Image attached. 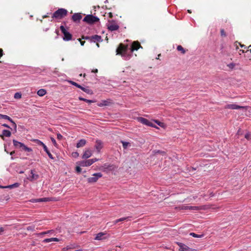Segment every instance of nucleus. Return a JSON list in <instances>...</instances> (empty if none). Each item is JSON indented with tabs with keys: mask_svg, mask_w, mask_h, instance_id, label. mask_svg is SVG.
<instances>
[{
	"mask_svg": "<svg viewBox=\"0 0 251 251\" xmlns=\"http://www.w3.org/2000/svg\"><path fill=\"white\" fill-rule=\"evenodd\" d=\"M109 17L110 18H112L113 15H112V13L110 12V13H109Z\"/></svg>",
	"mask_w": 251,
	"mask_h": 251,
	"instance_id": "obj_62",
	"label": "nucleus"
},
{
	"mask_svg": "<svg viewBox=\"0 0 251 251\" xmlns=\"http://www.w3.org/2000/svg\"><path fill=\"white\" fill-rule=\"evenodd\" d=\"M22 97V94L20 92H17L14 94V98L16 99H20Z\"/></svg>",
	"mask_w": 251,
	"mask_h": 251,
	"instance_id": "obj_34",
	"label": "nucleus"
},
{
	"mask_svg": "<svg viewBox=\"0 0 251 251\" xmlns=\"http://www.w3.org/2000/svg\"><path fill=\"white\" fill-rule=\"evenodd\" d=\"M187 207H188V206L182 205V206H179L178 207H176V208H178L180 210H188V209L186 208Z\"/></svg>",
	"mask_w": 251,
	"mask_h": 251,
	"instance_id": "obj_41",
	"label": "nucleus"
},
{
	"mask_svg": "<svg viewBox=\"0 0 251 251\" xmlns=\"http://www.w3.org/2000/svg\"><path fill=\"white\" fill-rule=\"evenodd\" d=\"M92 153L91 151L90 150H87L85 151L84 152L82 158L83 159H87L89 158L90 156H91Z\"/></svg>",
	"mask_w": 251,
	"mask_h": 251,
	"instance_id": "obj_21",
	"label": "nucleus"
},
{
	"mask_svg": "<svg viewBox=\"0 0 251 251\" xmlns=\"http://www.w3.org/2000/svg\"><path fill=\"white\" fill-rule=\"evenodd\" d=\"M69 246V247L71 248L70 249H74L75 248V246H74V245H71V246Z\"/></svg>",
	"mask_w": 251,
	"mask_h": 251,
	"instance_id": "obj_63",
	"label": "nucleus"
},
{
	"mask_svg": "<svg viewBox=\"0 0 251 251\" xmlns=\"http://www.w3.org/2000/svg\"><path fill=\"white\" fill-rule=\"evenodd\" d=\"M248 106H240L235 103L228 104L225 106V109H245L247 110Z\"/></svg>",
	"mask_w": 251,
	"mask_h": 251,
	"instance_id": "obj_8",
	"label": "nucleus"
},
{
	"mask_svg": "<svg viewBox=\"0 0 251 251\" xmlns=\"http://www.w3.org/2000/svg\"><path fill=\"white\" fill-rule=\"evenodd\" d=\"M81 90H82L84 92L86 93L87 94L92 95L93 94V91L88 89L87 88L84 87L83 86H81L80 88Z\"/></svg>",
	"mask_w": 251,
	"mask_h": 251,
	"instance_id": "obj_26",
	"label": "nucleus"
},
{
	"mask_svg": "<svg viewBox=\"0 0 251 251\" xmlns=\"http://www.w3.org/2000/svg\"><path fill=\"white\" fill-rule=\"evenodd\" d=\"M71 248L69 247V246H67L66 248H63L61 251H68V250L70 249Z\"/></svg>",
	"mask_w": 251,
	"mask_h": 251,
	"instance_id": "obj_51",
	"label": "nucleus"
},
{
	"mask_svg": "<svg viewBox=\"0 0 251 251\" xmlns=\"http://www.w3.org/2000/svg\"><path fill=\"white\" fill-rule=\"evenodd\" d=\"M105 234H105L103 232H100V233H98L97 234H96V236L95 237V239L97 240H100L105 239V237H103V236Z\"/></svg>",
	"mask_w": 251,
	"mask_h": 251,
	"instance_id": "obj_22",
	"label": "nucleus"
},
{
	"mask_svg": "<svg viewBox=\"0 0 251 251\" xmlns=\"http://www.w3.org/2000/svg\"><path fill=\"white\" fill-rule=\"evenodd\" d=\"M85 43V41H80V44H81V46H84V45Z\"/></svg>",
	"mask_w": 251,
	"mask_h": 251,
	"instance_id": "obj_59",
	"label": "nucleus"
},
{
	"mask_svg": "<svg viewBox=\"0 0 251 251\" xmlns=\"http://www.w3.org/2000/svg\"><path fill=\"white\" fill-rule=\"evenodd\" d=\"M90 161H92V162L91 163V165L92 164H93L94 162L97 161L98 160V159L95 158H93V159H90Z\"/></svg>",
	"mask_w": 251,
	"mask_h": 251,
	"instance_id": "obj_49",
	"label": "nucleus"
},
{
	"mask_svg": "<svg viewBox=\"0 0 251 251\" xmlns=\"http://www.w3.org/2000/svg\"><path fill=\"white\" fill-rule=\"evenodd\" d=\"M10 122H11L12 124L14 132H17V125H16V124L15 123V122L13 120H12V121H10Z\"/></svg>",
	"mask_w": 251,
	"mask_h": 251,
	"instance_id": "obj_35",
	"label": "nucleus"
},
{
	"mask_svg": "<svg viewBox=\"0 0 251 251\" xmlns=\"http://www.w3.org/2000/svg\"><path fill=\"white\" fill-rule=\"evenodd\" d=\"M60 29L63 34V39L64 41H69L72 40L73 35L65 29L63 25H61Z\"/></svg>",
	"mask_w": 251,
	"mask_h": 251,
	"instance_id": "obj_4",
	"label": "nucleus"
},
{
	"mask_svg": "<svg viewBox=\"0 0 251 251\" xmlns=\"http://www.w3.org/2000/svg\"><path fill=\"white\" fill-rule=\"evenodd\" d=\"M9 198H10L9 196L8 195L4 197V199L6 201L8 200L9 199Z\"/></svg>",
	"mask_w": 251,
	"mask_h": 251,
	"instance_id": "obj_56",
	"label": "nucleus"
},
{
	"mask_svg": "<svg viewBox=\"0 0 251 251\" xmlns=\"http://www.w3.org/2000/svg\"><path fill=\"white\" fill-rule=\"evenodd\" d=\"M75 171L77 173H80L81 172V168H80V166L79 165L75 167Z\"/></svg>",
	"mask_w": 251,
	"mask_h": 251,
	"instance_id": "obj_39",
	"label": "nucleus"
},
{
	"mask_svg": "<svg viewBox=\"0 0 251 251\" xmlns=\"http://www.w3.org/2000/svg\"><path fill=\"white\" fill-rule=\"evenodd\" d=\"M35 226L32 225L30 226H28L26 227L27 230H31V231H34L35 230Z\"/></svg>",
	"mask_w": 251,
	"mask_h": 251,
	"instance_id": "obj_37",
	"label": "nucleus"
},
{
	"mask_svg": "<svg viewBox=\"0 0 251 251\" xmlns=\"http://www.w3.org/2000/svg\"><path fill=\"white\" fill-rule=\"evenodd\" d=\"M95 148L97 150L98 152H100L101 149L103 148L102 142L100 140H97L96 141Z\"/></svg>",
	"mask_w": 251,
	"mask_h": 251,
	"instance_id": "obj_12",
	"label": "nucleus"
},
{
	"mask_svg": "<svg viewBox=\"0 0 251 251\" xmlns=\"http://www.w3.org/2000/svg\"><path fill=\"white\" fill-rule=\"evenodd\" d=\"M4 231V229L3 227H0V234L1 233V232H3Z\"/></svg>",
	"mask_w": 251,
	"mask_h": 251,
	"instance_id": "obj_61",
	"label": "nucleus"
},
{
	"mask_svg": "<svg viewBox=\"0 0 251 251\" xmlns=\"http://www.w3.org/2000/svg\"><path fill=\"white\" fill-rule=\"evenodd\" d=\"M33 141L37 144L38 145L42 146L43 147V150L47 153L50 158L51 159H54V157H53L52 155L51 154L50 151H49L48 148L43 142H42V141L38 139H34L33 140Z\"/></svg>",
	"mask_w": 251,
	"mask_h": 251,
	"instance_id": "obj_6",
	"label": "nucleus"
},
{
	"mask_svg": "<svg viewBox=\"0 0 251 251\" xmlns=\"http://www.w3.org/2000/svg\"><path fill=\"white\" fill-rule=\"evenodd\" d=\"M62 138H63V136L61 134H60L59 133H57V138L58 140H61L62 139Z\"/></svg>",
	"mask_w": 251,
	"mask_h": 251,
	"instance_id": "obj_47",
	"label": "nucleus"
},
{
	"mask_svg": "<svg viewBox=\"0 0 251 251\" xmlns=\"http://www.w3.org/2000/svg\"><path fill=\"white\" fill-rule=\"evenodd\" d=\"M148 126L153 127H156V126L151 122H150V123H149Z\"/></svg>",
	"mask_w": 251,
	"mask_h": 251,
	"instance_id": "obj_52",
	"label": "nucleus"
},
{
	"mask_svg": "<svg viewBox=\"0 0 251 251\" xmlns=\"http://www.w3.org/2000/svg\"><path fill=\"white\" fill-rule=\"evenodd\" d=\"M131 216H128V217H124V218H121L120 219H117L115 221H114L113 222V223L114 225L116 224L117 223L120 222H123L125 220H130V218H131Z\"/></svg>",
	"mask_w": 251,
	"mask_h": 251,
	"instance_id": "obj_23",
	"label": "nucleus"
},
{
	"mask_svg": "<svg viewBox=\"0 0 251 251\" xmlns=\"http://www.w3.org/2000/svg\"><path fill=\"white\" fill-rule=\"evenodd\" d=\"M220 33H221V36H223V37H226V34L224 30V29H221V30H220Z\"/></svg>",
	"mask_w": 251,
	"mask_h": 251,
	"instance_id": "obj_38",
	"label": "nucleus"
},
{
	"mask_svg": "<svg viewBox=\"0 0 251 251\" xmlns=\"http://www.w3.org/2000/svg\"><path fill=\"white\" fill-rule=\"evenodd\" d=\"M139 48H142L140 43L138 41H134L130 49V52H128V45H124L123 43H120L116 49V54L120 55L123 57L125 60H129L131 56L132 52L134 50H137Z\"/></svg>",
	"mask_w": 251,
	"mask_h": 251,
	"instance_id": "obj_1",
	"label": "nucleus"
},
{
	"mask_svg": "<svg viewBox=\"0 0 251 251\" xmlns=\"http://www.w3.org/2000/svg\"><path fill=\"white\" fill-rule=\"evenodd\" d=\"M245 137L247 139H249L250 138V134H249V133H247L245 136Z\"/></svg>",
	"mask_w": 251,
	"mask_h": 251,
	"instance_id": "obj_53",
	"label": "nucleus"
},
{
	"mask_svg": "<svg viewBox=\"0 0 251 251\" xmlns=\"http://www.w3.org/2000/svg\"><path fill=\"white\" fill-rule=\"evenodd\" d=\"M52 241L58 242L60 240L57 238H52Z\"/></svg>",
	"mask_w": 251,
	"mask_h": 251,
	"instance_id": "obj_54",
	"label": "nucleus"
},
{
	"mask_svg": "<svg viewBox=\"0 0 251 251\" xmlns=\"http://www.w3.org/2000/svg\"><path fill=\"white\" fill-rule=\"evenodd\" d=\"M78 99H79L80 100H82V101H85V102H88V103H94V102H96V100H87V99H86L83 98L81 97H79L78 98Z\"/></svg>",
	"mask_w": 251,
	"mask_h": 251,
	"instance_id": "obj_27",
	"label": "nucleus"
},
{
	"mask_svg": "<svg viewBox=\"0 0 251 251\" xmlns=\"http://www.w3.org/2000/svg\"><path fill=\"white\" fill-rule=\"evenodd\" d=\"M2 126H3V127H6V128H10V129H12V128L8 125H7L6 124H2Z\"/></svg>",
	"mask_w": 251,
	"mask_h": 251,
	"instance_id": "obj_50",
	"label": "nucleus"
},
{
	"mask_svg": "<svg viewBox=\"0 0 251 251\" xmlns=\"http://www.w3.org/2000/svg\"><path fill=\"white\" fill-rule=\"evenodd\" d=\"M82 19V16L79 13H75L72 17L73 21L76 23H79L80 20Z\"/></svg>",
	"mask_w": 251,
	"mask_h": 251,
	"instance_id": "obj_13",
	"label": "nucleus"
},
{
	"mask_svg": "<svg viewBox=\"0 0 251 251\" xmlns=\"http://www.w3.org/2000/svg\"><path fill=\"white\" fill-rule=\"evenodd\" d=\"M114 21H112V24L108 25V29L112 31L117 30L119 28V26L115 23Z\"/></svg>",
	"mask_w": 251,
	"mask_h": 251,
	"instance_id": "obj_14",
	"label": "nucleus"
},
{
	"mask_svg": "<svg viewBox=\"0 0 251 251\" xmlns=\"http://www.w3.org/2000/svg\"><path fill=\"white\" fill-rule=\"evenodd\" d=\"M101 170L103 172L108 173L110 171L114 170V169L116 168V167L114 165L104 164L101 166Z\"/></svg>",
	"mask_w": 251,
	"mask_h": 251,
	"instance_id": "obj_9",
	"label": "nucleus"
},
{
	"mask_svg": "<svg viewBox=\"0 0 251 251\" xmlns=\"http://www.w3.org/2000/svg\"><path fill=\"white\" fill-rule=\"evenodd\" d=\"M177 50L181 51L182 54H184L186 52V50L181 45H178L177 47Z\"/></svg>",
	"mask_w": 251,
	"mask_h": 251,
	"instance_id": "obj_32",
	"label": "nucleus"
},
{
	"mask_svg": "<svg viewBox=\"0 0 251 251\" xmlns=\"http://www.w3.org/2000/svg\"><path fill=\"white\" fill-rule=\"evenodd\" d=\"M176 244L179 247V251H196L195 249L190 248L182 243L176 242Z\"/></svg>",
	"mask_w": 251,
	"mask_h": 251,
	"instance_id": "obj_10",
	"label": "nucleus"
},
{
	"mask_svg": "<svg viewBox=\"0 0 251 251\" xmlns=\"http://www.w3.org/2000/svg\"><path fill=\"white\" fill-rule=\"evenodd\" d=\"M86 143V141L85 139H81L76 144L77 148H80L83 147Z\"/></svg>",
	"mask_w": 251,
	"mask_h": 251,
	"instance_id": "obj_25",
	"label": "nucleus"
},
{
	"mask_svg": "<svg viewBox=\"0 0 251 251\" xmlns=\"http://www.w3.org/2000/svg\"><path fill=\"white\" fill-rule=\"evenodd\" d=\"M92 162V161H90V159H88L86 161L82 160V161L77 162L76 164L81 167H87V166H90V165H91V163Z\"/></svg>",
	"mask_w": 251,
	"mask_h": 251,
	"instance_id": "obj_11",
	"label": "nucleus"
},
{
	"mask_svg": "<svg viewBox=\"0 0 251 251\" xmlns=\"http://www.w3.org/2000/svg\"><path fill=\"white\" fill-rule=\"evenodd\" d=\"M82 39L84 40H89L91 42V36H84L83 35L82 36Z\"/></svg>",
	"mask_w": 251,
	"mask_h": 251,
	"instance_id": "obj_42",
	"label": "nucleus"
},
{
	"mask_svg": "<svg viewBox=\"0 0 251 251\" xmlns=\"http://www.w3.org/2000/svg\"><path fill=\"white\" fill-rule=\"evenodd\" d=\"M158 126H160L161 127H163L164 126V123H162L158 120H154V121Z\"/></svg>",
	"mask_w": 251,
	"mask_h": 251,
	"instance_id": "obj_40",
	"label": "nucleus"
},
{
	"mask_svg": "<svg viewBox=\"0 0 251 251\" xmlns=\"http://www.w3.org/2000/svg\"><path fill=\"white\" fill-rule=\"evenodd\" d=\"M239 43V45L240 46V47H241V48H246V47L245 46V45H242V44H241V43Z\"/></svg>",
	"mask_w": 251,
	"mask_h": 251,
	"instance_id": "obj_57",
	"label": "nucleus"
},
{
	"mask_svg": "<svg viewBox=\"0 0 251 251\" xmlns=\"http://www.w3.org/2000/svg\"><path fill=\"white\" fill-rule=\"evenodd\" d=\"M15 151H11V152L10 153V154L11 155H13L14 154H15Z\"/></svg>",
	"mask_w": 251,
	"mask_h": 251,
	"instance_id": "obj_64",
	"label": "nucleus"
},
{
	"mask_svg": "<svg viewBox=\"0 0 251 251\" xmlns=\"http://www.w3.org/2000/svg\"><path fill=\"white\" fill-rule=\"evenodd\" d=\"M52 238H47V239H44L43 241V242H44V243H49V242H52Z\"/></svg>",
	"mask_w": 251,
	"mask_h": 251,
	"instance_id": "obj_43",
	"label": "nucleus"
},
{
	"mask_svg": "<svg viewBox=\"0 0 251 251\" xmlns=\"http://www.w3.org/2000/svg\"><path fill=\"white\" fill-rule=\"evenodd\" d=\"M204 208H202L201 207L198 206H193V210H199L200 209H203Z\"/></svg>",
	"mask_w": 251,
	"mask_h": 251,
	"instance_id": "obj_48",
	"label": "nucleus"
},
{
	"mask_svg": "<svg viewBox=\"0 0 251 251\" xmlns=\"http://www.w3.org/2000/svg\"><path fill=\"white\" fill-rule=\"evenodd\" d=\"M100 19L92 14L86 15L83 19V21L86 22L89 25H93L97 22H99Z\"/></svg>",
	"mask_w": 251,
	"mask_h": 251,
	"instance_id": "obj_3",
	"label": "nucleus"
},
{
	"mask_svg": "<svg viewBox=\"0 0 251 251\" xmlns=\"http://www.w3.org/2000/svg\"><path fill=\"white\" fill-rule=\"evenodd\" d=\"M46 94V91L43 89H41L37 91V95L39 96H43Z\"/></svg>",
	"mask_w": 251,
	"mask_h": 251,
	"instance_id": "obj_28",
	"label": "nucleus"
},
{
	"mask_svg": "<svg viewBox=\"0 0 251 251\" xmlns=\"http://www.w3.org/2000/svg\"><path fill=\"white\" fill-rule=\"evenodd\" d=\"M137 120L139 122L147 126L149 125V123H150V121H149L148 119L143 117H138Z\"/></svg>",
	"mask_w": 251,
	"mask_h": 251,
	"instance_id": "obj_18",
	"label": "nucleus"
},
{
	"mask_svg": "<svg viewBox=\"0 0 251 251\" xmlns=\"http://www.w3.org/2000/svg\"><path fill=\"white\" fill-rule=\"evenodd\" d=\"M51 198H43L33 200V202H47L51 201Z\"/></svg>",
	"mask_w": 251,
	"mask_h": 251,
	"instance_id": "obj_20",
	"label": "nucleus"
},
{
	"mask_svg": "<svg viewBox=\"0 0 251 251\" xmlns=\"http://www.w3.org/2000/svg\"><path fill=\"white\" fill-rule=\"evenodd\" d=\"M103 40L101 38V37L98 35H94L91 36V42H101Z\"/></svg>",
	"mask_w": 251,
	"mask_h": 251,
	"instance_id": "obj_15",
	"label": "nucleus"
},
{
	"mask_svg": "<svg viewBox=\"0 0 251 251\" xmlns=\"http://www.w3.org/2000/svg\"><path fill=\"white\" fill-rule=\"evenodd\" d=\"M186 208H187L188 210H193V206H188V207H187Z\"/></svg>",
	"mask_w": 251,
	"mask_h": 251,
	"instance_id": "obj_55",
	"label": "nucleus"
},
{
	"mask_svg": "<svg viewBox=\"0 0 251 251\" xmlns=\"http://www.w3.org/2000/svg\"><path fill=\"white\" fill-rule=\"evenodd\" d=\"M102 175L100 173H95L93 175L92 177L88 178L87 182L89 183H95L97 181L99 178L101 177Z\"/></svg>",
	"mask_w": 251,
	"mask_h": 251,
	"instance_id": "obj_7",
	"label": "nucleus"
},
{
	"mask_svg": "<svg viewBox=\"0 0 251 251\" xmlns=\"http://www.w3.org/2000/svg\"><path fill=\"white\" fill-rule=\"evenodd\" d=\"M20 185V184L19 183H15L13 184H11V185H8V186H6V188H10V189H12V188H16V187H18Z\"/></svg>",
	"mask_w": 251,
	"mask_h": 251,
	"instance_id": "obj_31",
	"label": "nucleus"
},
{
	"mask_svg": "<svg viewBox=\"0 0 251 251\" xmlns=\"http://www.w3.org/2000/svg\"><path fill=\"white\" fill-rule=\"evenodd\" d=\"M13 143L14 146L17 148H22L23 150L27 152H31L32 151V150L31 148L26 147L23 143L17 141L15 139L13 140Z\"/></svg>",
	"mask_w": 251,
	"mask_h": 251,
	"instance_id": "obj_5",
	"label": "nucleus"
},
{
	"mask_svg": "<svg viewBox=\"0 0 251 251\" xmlns=\"http://www.w3.org/2000/svg\"><path fill=\"white\" fill-rule=\"evenodd\" d=\"M190 235L192 236L193 237H196V238H201L202 236H203V235H198V234H196L195 233H193V232L190 233Z\"/></svg>",
	"mask_w": 251,
	"mask_h": 251,
	"instance_id": "obj_36",
	"label": "nucleus"
},
{
	"mask_svg": "<svg viewBox=\"0 0 251 251\" xmlns=\"http://www.w3.org/2000/svg\"><path fill=\"white\" fill-rule=\"evenodd\" d=\"M69 82L72 85H74V86H75V87L78 88H80L81 87V85L78 84V83L73 81H72V80H70L69 81Z\"/></svg>",
	"mask_w": 251,
	"mask_h": 251,
	"instance_id": "obj_33",
	"label": "nucleus"
},
{
	"mask_svg": "<svg viewBox=\"0 0 251 251\" xmlns=\"http://www.w3.org/2000/svg\"><path fill=\"white\" fill-rule=\"evenodd\" d=\"M121 143L123 144V147L124 149H126L128 146H130V143L129 142L121 141Z\"/></svg>",
	"mask_w": 251,
	"mask_h": 251,
	"instance_id": "obj_30",
	"label": "nucleus"
},
{
	"mask_svg": "<svg viewBox=\"0 0 251 251\" xmlns=\"http://www.w3.org/2000/svg\"><path fill=\"white\" fill-rule=\"evenodd\" d=\"M111 103H112V100L110 99H108L107 100H102L101 102L98 103V105L100 107L109 106Z\"/></svg>",
	"mask_w": 251,
	"mask_h": 251,
	"instance_id": "obj_16",
	"label": "nucleus"
},
{
	"mask_svg": "<svg viewBox=\"0 0 251 251\" xmlns=\"http://www.w3.org/2000/svg\"><path fill=\"white\" fill-rule=\"evenodd\" d=\"M53 232H54V230H48V231H46V232H47V234L50 233H53Z\"/></svg>",
	"mask_w": 251,
	"mask_h": 251,
	"instance_id": "obj_58",
	"label": "nucleus"
},
{
	"mask_svg": "<svg viewBox=\"0 0 251 251\" xmlns=\"http://www.w3.org/2000/svg\"><path fill=\"white\" fill-rule=\"evenodd\" d=\"M68 11L64 8H59L55 11L52 16V18L61 19L67 15Z\"/></svg>",
	"mask_w": 251,
	"mask_h": 251,
	"instance_id": "obj_2",
	"label": "nucleus"
},
{
	"mask_svg": "<svg viewBox=\"0 0 251 251\" xmlns=\"http://www.w3.org/2000/svg\"><path fill=\"white\" fill-rule=\"evenodd\" d=\"M11 133L9 130H8L6 129H4L2 130V134L0 135V137L2 139H3L4 136L9 137L11 136Z\"/></svg>",
	"mask_w": 251,
	"mask_h": 251,
	"instance_id": "obj_19",
	"label": "nucleus"
},
{
	"mask_svg": "<svg viewBox=\"0 0 251 251\" xmlns=\"http://www.w3.org/2000/svg\"><path fill=\"white\" fill-rule=\"evenodd\" d=\"M1 119L7 120L9 122L11 121L12 120L9 116L7 115L0 114V119Z\"/></svg>",
	"mask_w": 251,
	"mask_h": 251,
	"instance_id": "obj_29",
	"label": "nucleus"
},
{
	"mask_svg": "<svg viewBox=\"0 0 251 251\" xmlns=\"http://www.w3.org/2000/svg\"><path fill=\"white\" fill-rule=\"evenodd\" d=\"M152 153L153 155H156L158 154H160L162 156H166V153L165 151L160 150H154L152 151Z\"/></svg>",
	"mask_w": 251,
	"mask_h": 251,
	"instance_id": "obj_24",
	"label": "nucleus"
},
{
	"mask_svg": "<svg viewBox=\"0 0 251 251\" xmlns=\"http://www.w3.org/2000/svg\"><path fill=\"white\" fill-rule=\"evenodd\" d=\"M50 139H51V142H52V143L53 144V145L55 146H57V143L56 142V141L54 139V138L53 137H51L50 138Z\"/></svg>",
	"mask_w": 251,
	"mask_h": 251,
	"instance_id": "obj_46",
	"label": "nucleus"
},
{
	"mask_svg": "<svg viewBox=\"0 0 251 251\" xmlns=\"http://www.w3.org/2000/svg\"><path fill=\"white\" fill-rule=\"evenodd\" d=\"M47 234V232H46V231H45V232H42L39 233V234H40V235H44V234Z\"/></svg>",
	"mask_w": 251,
	"mask_h": 251,
	"instance_id": "obj_60",
	"label": "nucleus"
},
{
	"mask_svg": "<svg viewBox=\"0 0 251 251\" xmlns=\"http://www.w3.org/2000/svg\"><path fill=\"white\" fill-rule=\"evenodd\" d=\"M235 65L234 63H230L229 64L227 65V66L230 68V69H233V68L235 67Z\"/></svg>",
	"mask_w": 251,
	"mask_h": 251,
	"instance_id": "obj_44",
	"label": "nucleus"
},
{
	"mask_svg": "<svg viewBox=\"0 0 251 251\" xmlns=\"http://www.w3.org/2000/svg\"><path fill=\"white\" fill-rule=\"evenodd\" d=\"M72 156L75 158H76L79 156V153L77 152H74L72 153Z\"/></svg>",
	"mask_w": 251,
	"mask_h": 251,
	"instance_id": "obj_45",
	"label": "nucleus"
},
{
	"mask_svg": "<svg viewBox=\"0 0 251 251\" xmlns=\"http://www.w3.org/2000/svg\"><path fill=\"white\" fill-rule=\"evenodd\" d=\"M34 171H35L33 170H31L30 171V174H31V176H30L29 178H28V179L31 181L34 180H37L39 177V176L38 175L35 174L34 173Z\"/></svg>",
	"mask_w": 251,
	"mask_h": 251,
	"instance_id": "obj_17",
	"label": "nucleus"
}]
</instances>
